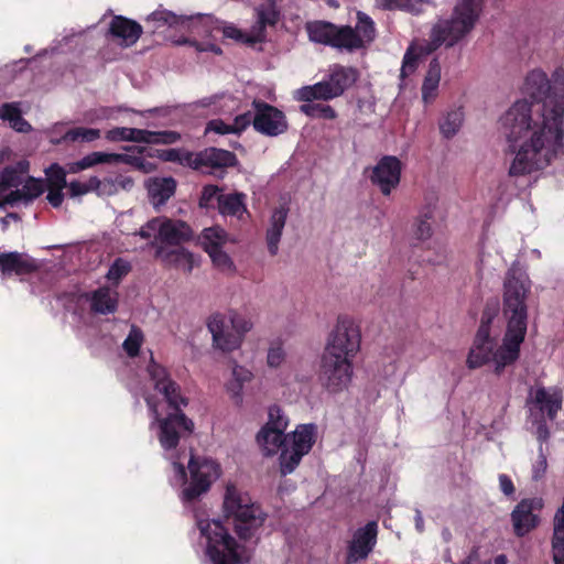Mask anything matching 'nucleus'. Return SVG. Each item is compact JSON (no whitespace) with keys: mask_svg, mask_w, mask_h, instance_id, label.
Wrapping results in <instances>:
<instances>
[{"mask_svg":"<svg viewBox=\"0 0 564 564\" xmlns=\"http://www.w3.org/2000/svg\"><path fill=\"white\" fill-rule=\"evenodd\" d=\"M177 45H183V44H189L192 45L193 47H195V50L197 52H213L217 55L221 54V48L216 45V44H213V43H200L198 41H195V40H189L187 37H182L180 40H177L175 42Z\"/></svg>","mask_w":564,"mask_h":564,"instance_id":"56","label":"nucleus"},{"mask_svg":"<svg viewBox=\"0 0 564 564\" xmlns=\"http://www.w3.org/2000/svg\"><path fill=\"white\" fill-rule=\"evenodd\" d=\"M186 20V17L177 15L160 7L147 17L145 25L152 33H162L167 29L183 24Z\"/></svg>","mask_w":564,"mask_h":564,"instance_id":"32","label":"nucleus"},{"mask_svg":"<svg viewBox=\"0 0 564 564\" xmlns=\"http://www.w3.org/2000/svg\"><path fill=\"white\" fill-rule=\"evenodd\" d=\"M176 425H160L159 440L164 449H174L180 442V433Z\"/></svg>","mask_w":564,"mask_h":564,"instance_id":"47","label":"nucleus"},{"mask_svg":"<svg viewBox=\"0 0 564 564\" xmlns=\"http://www.w3.org/2000/svg\"><path fill=\"white\" fill-rule=\"evenodd\" d=\"M285 351L280 343L270 345L267 354V365L270 368H279L284 362Z\"/></svg>","mask_w":564,"mask_h":564,"instance_id":"53","label":"nucleus"},{"mask_svg":"<svg viewBox=\"0 0 564 564\" xmlns=\"http://www.w3.org/2000/svg\"><path fill=\"white\" fill-rule=\"evenodd\" d=\"M192 169L202 173H213L214 170L234 166L237 164L236 155L227 150L208 148L200 152L193 153Z\"/></svg>","mask_w":564,"mask_h":564,"instance_id":"19","label":"nucleus"},{"mask_svg":"<svg viewBox=\"0 0 564 564\" xmlns=\"http://www.w3.org/2000/svg\"><path fill=\"white\" fill-rule=\"evenodd\" d=\"M542 508L543 500L541 498H524L518 502L511 512L513 532L518 538L524 536L539 525L540 518L534 511Z\"/></svg>","mask_w":564,"mask_h":564,"instance_id":"15","label":"nucleus"},{"mask_svg":"<svg viewBox=\"0 0 564 564\" xmlns=\"http://www.w3.org/2000/svg\"><path fill=\"white\" fill-rule=\"evenodd\" d=\"M253 379V373L248 368L238 365L236 361L231 366V378L226 383V389L231 398L237 402L242 401V390L246 383Z\"/></svg>","mask_w":564,"mask_h":564,"instance_id":"34","label":"nucleus"},{"mask_svg":"<svg viewBox=\"0 0 564 564\" xmlns=\"http://www.w3.org/2000/svg\"><path fill=\"white\" fill-rule=\"evenodd\" d=\"M155 257L166 265L181 269L186 273H191L197 264L193 253L178 246L166 247L158 245Z\"/></svg>","mask_w":564,"mask_h":564,"instance_id":"25","label":"nucleus"},{"mask_svg":"<svg viewBox=\"0 0 564 564\" xmlns=\"http://www.w3.org/2000/svg\"><path fill=\"white\" fill-rule=\"evenodd\" d=\"M289 208L281 205L273 209L269 226L265 231V241L271 256H275L279 251V243L286 223Z\"/></svg>","mask_w":564,"mask_h":564,"instance_id":"28","label":"nucleus"},{"mask_svg":"<svg viewBox=\"0 0 564 564\" xmlns=\"http://www.w3.org/2000/svg\"><path fill=\"white\" fill-rule=\"evenodd\" d=\"M306 31L312 42L344 50L343 26L325 21H314L306 24Z\"/></svg>","mask_w":564,"mask_h":564,"instance_id":"22","label":"nucleus"},{"mask_svg":"<svg viewBox=\"0 0 564 564\" xmlns=\"http://www.w3.org/2000/svg\"><path fill=\"white\" fill-rule=\"evenodd\" d=\"M0 119L9 123L17 132L26 133L32 126L22 117L21 102L12 101L0 105Z\"/></svg>","mask_w":564,"mask_h":564,"instance_id":"35","label":"nucleus"},{"mask_svg":"<svg viewBox=\"0 0 564 564\" xmlns=\"http://www.w3.org/2000/svg\"><path fill=\"white\" fill-rule=\"evenodd\" d=\"M147 372L153 389L163 395L172 410L169 417H159L152 400L147 398L149 409L155 414L154 423H192L182 412V408L187 405V400L181 394L180 386L171 378L166 368L158 364L151 356Z\"/></svg>","mask_w":564,"mask_h":564,"instance_id":"7","label":"nucleus"},{"mask_svg":"<svg viewBox=\"0 0 564 564\" xmlns=\"http://www.w3.org/2000/svg\"><path fill=\"white\" fill-rule=\"evenodd\" d=\"M464 121V112L462 108L452 109L440 122V131L444 138H453L460 129Z\"/></svg>","mask_w":564,"mask_h":564,"instance_id":"43","label":"nucleus"},{"mask_svg":"<svg viewBox=\"0 0 564 564\" xmlns=\"http://www.w3.org/2000/svg\"><path fill=\"white\" fill-rule=\"evenodd\" d=\"M377 536L378 523L376 521H369L358 528L348 542L345 563L354 564L366 560L377 544Z\"/></svg>","mask_w":564,"mask_h":564,"instance_id":"14","label":"nucleus"},{"mask_svg":"<svg viewBox=\"0 0 564 564\" xmlns=\"http://www.w3.org/2000/svg\"><path fill=\"white\" fill-rule=\"evenodd\" d=\"M360 330L350 318H339L328 335L323 354L352 361L360 349Z\"/></svg>","mask_w":564,"mask_h":564,"instance_id":"10","label":"nucleus"},{"mask_svg":"<svg viewBox=\"0 0 564 564\" xmlns=\"http://www.w3.org/2000/svg\"><path fill=\"white\" fill-rule=\"evenodd\" d=\"M417 66V57L408 51L404 54L403 63L401 67V78H405L406 76L414 73Z\"/></svg>","mask_w":564,"mask_h":564,"instance_id":"59","label":"nucleus"},{"mask_svg":"<svg viewBox=\"0 0 564 564\" xmlns=\"http://www.w3.org/2000/svg\"><path fill=\"white\" fill-rule=\"evenodd\" d=\"M434 219V207H424L412 225V237L419 241H425L432 237V223Z\"/></svg>","mask_w":564,"mask_h":564,"instance_id":"40","label":"nucleus"},{"mask_svg":"<svg viewBox=\"0 0 564 564\" xmlns=\"http://www.w3.org/2000/svg\"><path fill=\"white\" fill-rule=\"evenodd\" d=\"M97 164H105L104 152H91V153L85 155L79 161L66 164V166H65L66 175L68 173H72V174L79 173V172L87 170L89 167H93Z\"/></svg>","mask_w":564,"mask_h":564,"instance_id":"45","label":"nucleus"},{"mask_svg":"<svg viewBox=\"0 0 564 564\" xmlns=\"http://www.w3.org/2000/svg\"><path fill=\"white\" fill-rule=\"evenodd\" d=\"M142 341V332L138 327L132 326L128 337L123 341V349L130 357H135L139 354Z\"/></svg>","mask_w":564,"mask_h":564,"instance_id":"49","label":"nucleus"},{"mask_svg":"<svg viewBox=\"0 0 564 564\" xmlns=\"http://www.w3.org/2000/svg\"><path fill=\"white\" fill-rule=\"evenodd\" d=\"M254 112L250 111L251 123L261 134L276 137L288 129L284 113L278 108L264 102L253 101Z\"/></svg>","mask_w":564,"mask_h":564,"instance_id":"13","label":"nucleus"},{"mask_svg":"<svg viewBox=\"0 0 564 564\" xmlns=\"http://www.w3.org/2000/svg\"><path fill=\"white\" fill-rule=\"evenodd\" d=\"M376 37V26L372 19L361 12H357V23L352 29L350 26H343L344 50L354 51L359 50L370 44Z\"/></svg>","mask_w":564,"mask_h":564,"instance_id":"18","label":"nucleus"},{"mask_svg":"<svg viewBox=\"0 0 564 564\" xmlns=\"http://www.w3.org/2000/svg\"><path fill=\"white\" fill-rule=\"evenodd\" d=\"M286 427L288 425H281V429L279 425H262L257 434V443L264 456L271 457L286 447L289 443V437L285 434Z\"/></svg>","mask_w":564,"mask_h":564,"instance_id":"23","label":"nucleus"},{"mask_svg":"<svg viewBox=\"0 0 564 564\" xmlns=\"http://www.w3.org/2000/svg\"><path fill=\"white\" fill-rule=\"evenodd\" d=\"M546 468H547L546 455L543 451V447L540 446L538 458L532 467V479L533 480L541 479L544 476Z\"/></svg>","mask_w":564,"mask_h":564,"instance_id":"58","label":"nucleus"},{"mask_svg":"<svg viewBox=\"0 0 564 564\" xmlns=\"http://www.w3.org/2000/svg\"><path fill=\"white\" fill-rule=\"evenodd\" d=\"M64 188L48 187L46 199L53 207H59L64 199Z\"/></svg>","mask_w":564,"mask_h":564,"instance_id":"62","label":"nucleus"},{"mask_svg":"<svg viewBox=\"0 0 564 564\" xmlns=\"http://www.w3.org/2000/svg\"><path fill=\"white\" fill-rule=\"evenodd\" d=\"M193 236L191 227L182 220L160 218L159 234L151 242L158 249V245L175 247L188 241Z\"/></svg>","mask_w":564,"mask_h":564,"instance_id":"20","label":"nucleus"},{"mask_svg":"<svg viewBox=\"0 0 564 564\" xmlns=\"http://www.w3.org/2000/svg\"><path fill=\"white\" fill-rule=\"evenodd\" d=\"M110 33L120 40V44L124 46L133 45L142 33V26L133 20L121 15L115 17L110 23Z\"/></svg>","mask_w":564,"mask_h":564,"instance_id":"29","label":"nucleus"},{"mask_svg":"<svg viewBox=\"0 0 564 564\" xmlns=\"http://www.w3.org/2000/svg\"><path fill=\"white\" fill-rule=\"evenodd\" d=\"M223 508L225 517L234 520V529L240 540L250 541L256 538V542L259 541V531L268 514L247 492L235 485H227Z\"/></svg>","mask_w":564,"mask_h":564,"instance_id":"5","label":"nucleus"},{"mask_svg":"<svg viewBox=\"0 0 564 564\" xmlns=\"http://www.w3.org/2000/svg\"><path fill=\"white\" fill-rule=\"evenodd\" d=\"M221 194H219V188L215 185H207L203 188L200 198H199V205L200 207H209L213 205V202L216 200L218 203V197Z\"/></svg>","mask_w":564,"mask_h":564,"instance_id":"57","label":"nucleus"},{"mask_svg":"<svg viewBox=\"0 0 564 564\" xmlns=\"http://www.w3.org/2000/svg\"><path fill=\"white\" fill-rule=\"evenodd\" d=\"M530 281L520 269L511 268L503 283V316L507 330L499 348L495 349V339L490 336V325L497 316V307L487 306L481 315L474 345L468 354L467 366L470 369L494 361L496 372L513 364L520 354V346L527 334L528 307L527 296Z\"/></svg>","mask_w":564,"mask_h":564,"instance_id":"2","label":"nucleus"},{"mask_svg":"<svg viewBox=\"0 0 564 564\" xmlns=\"http://www.w3.org/2000/svg\"><path fill=\"white\" fill-rule=\"evenodd\" d=\"M93 185L94 192L99 196H112L118 193L113 177L99 180L97 176H93Z\"/></svg>","mask_w":564,"mask_h":564,"instance_id":"52","label":"nucleus"},{"mask_svg":"<svg viewBox=\"0 0 564 564\" xmlns=\"http://www.w3.org/2000/svg\"><path fill=\"white\" fill-rule=\"evenodd\" d=\"M290 419L285 415L284 410L273 404L268 409V422L267 423H289Z\"/></svg>","mask_w":564,"mask_h":564,"instance_id":"60","label":"nucleus"},{"mask_svg":"<svg viewBox=\"0 0 564 564\" xmlns=\"http://www.w3.org/2000/svg\"><path fill=\"white\" fill-rule=\"evenodd\" d=\"M130 263L121 258H118L110 265L106 274V278L108 279V281L117 285L120 282V280L130 272Z\"/></svg>","mask_w":564,"mask_h":564,"instance_id":"48","label":"nucleus"},{"mask_svg":"<svg viewBox=\"0 0 564 564\" xmlns=\"http://www.w3.org/2000/svg\"><path fill=\"white\" fill-rule=\"evenodd\" d=\"M197 528L206 539V555L213 564H241L248 561L245 546L219 520H198Z\"/></svg>","mask_w":564,"mask_h":564,"instance_id":"6","label":"nucleus"},{"mask_svg":"<svg viewBox=\"0 0 564 564\" xmlns=\"http://www.w3.org/2000/svg\"><path fill=\"white\" fill-rule=\"evenodd\" d=\"M563 394L556 388H536L530 393L529 406L531 413L541 414L542 421H553L562 408Z\"/></svg>","mask_w":564,"mask_h":564,"instance_id":"17","label":"nucleus"},{"mask_svg":"<svg viewBox=\"0 0 564 564\" xmlns=\"http://www.w3.org/2000/svg\"><path fill=\"white\" fill-rule=\"evenodd\" d=\"M213 264L224 273H234L235 264L231 258L223 249L209 253Z\"/></svg>","mask_w":564,"mask_h":564,"instance_id":"51","label":"nucleus"},{"mask_svg":"<svg viewBox=\"0 0 564 564\" xmlns=\"http://www.w3.org/2000/svg\"><path fill=\"white\" fill-rule=\"evenodd\" d=\"M289 443L279 456L280 473L286 476L295 470L303 456L310 453L315 443V425H297L288 435Z\"/></svg>","mask_w":564,"mask_h":564,"instance_id":"11","label":"nucleus"},{"mask_svg":"<svg viewBox=\"0 0 564 564\" xmlns=\"http://www.w3.org/2000/svg\"><path fill=\"white\" fill-rule=\"evenodd\" d=\"M524 91L532 99L516 101L501 117V126L513 155L510 176L543 171L564 151V100L552 91L546 74L530 72Z\"/></svg>","mask_w":564,"mask_h":564,"instance_id":"1","label":"nucleus"},{"mask_svg":"<svg viewBox=\"0 0 564 564\" xmlns=\"http://www.w3.org/2000/svg\"><path fill=\"white\" fill-rule=\"evenodd\" d=\"M160 218H153L149 220L144 226L140 228L138 235L143 239H149L152 236L159 234Z\"/></svg>","mask_w":564,"mask_h":564,"instance_id":"61","label":"nucleus"},{"mask_svg":"<svg viewBox=\"0 0 564 564\" xmlns=\"http://www.w3.org/2000/svg\"><path fill=\"white\" fill-rule=\"evenodd\" d=\"M246 195L242 193L224 194L218 197V209L223 215L242 218L247 214Z\"/></svg>","mask_w":564,"mask_h":564,"instance_id":"39","label":"nucleus"},{"mask_svg":"<svg viewBox=\"0 0 564 564\" xmlns=\"http://www.w3.org/2000/svg\"><path fill=\"white\" fill-rule=\"evenodd\" d=\"M431 0H376V8L386 11L402 10L417 14Z\"/></svg>","mask_w":564,"mask_h":564,"instance_id":"42","label":"nucleus"},{"mask_svg":"<svg viewBox=\"0 0 564 564\" xmlns=\"http://www.w3.org/2000/svg\"><path fill=\"white\" fill-rule=\"evenodd\" d=\"M129 141L148 144H173L181 139L175 131H151L145 129L129 128Z\"/></svg>","mask_w":564,"mask_h":564,"instance_id":"31","label":"nucleus"},{"mask_svg":"<svg viewBox=\"0 0 564 564\" xmlns=\"http://www.w3.org/2000/svg\"><path fill=\"white\" fill-rule=\"evenodd\" d=\"M207 327L216 348L223 351H232L240 347V337L235 335V330L230 327L227 316L214 314L209 317Z\"/></svg>","mask_w":564,"mask_h":564,"instance_id":"21","label":"nucleus"},{"mask_svg":"<svg viewBox=\"0 0 564 564\" xmlns=\"http://www.w3.org/2000/svg\"><path fill=\"white\" fill-rule=\"evenodd\" d=\"M150 203L154 208H160L174 195L176 181L169 177H150L145 182Z\"/></svg>","mask_w":564,"mask_h":564,"instance_id":"27","label":"nucleus"},{"mask_svg":"<svg viewBox=\"0 0 564 564\" xmlns=\"http://www.w3.org/2000/svg\"><path fill=\"white\" fill-rule=\"evenodd\" d=\"M145 150L144 147H131L124 153L104 152L105 163H124L143 173H151L155 170V164L147 160L143 154Z\"/></svg>","mask_w":564,"mask_h":564,"instance_id":"26","label":"nucleus"},{"mask_svg":"<svg viewBox=\"0 0 564 564\" xmlns=\"http://www.w3.org/2000/svg\"><path fill=\"white\" fill-rule=\"evenodd\" d=\"M227 321L229 322L230 327L235 330V335H239L241 344L243 336L252 328L251 321L237 313H230Z\"/></svg>","mask_w":564,"mask_h":564,"instance_id":"50","label":"nucleus"},{"mask_svg":"<svg viewBox=\"0 0 564 564\" xmlns=\"http://www.w3.org/2000/svg\"><path fill=\"white\" fill-rule=\"evenodd\" d=\"M129 128H113L107 132V139L110 141H129Z\"/></svg>","mask_w":564,"mask_h":564,"instance_id":"63","label":"nucleus"},{"mask_svg":"<svg viewBox=\"0 0 564 564\" xmlns=\"http://www.w3.org/2000/svg\"><path fill=\"white\" fill-rule=\"evenodd\" d=\"M226 242V231L217 226L205 228L199 236V243L208 254L223 249Z\"/></svg>","mask_w":564,"mask_h":564,"instance_id":"41","label":"nucleus"},{"mask_svg":"<svg viewBox=\"0 0 564 564\" xmlns=\"http://www.w3.org/2000/svg\"><path fill=\"white\" fill-rule=\"evenodd\" d=\"M484 7V0H457L452 15L438 20L432 28L429 52L442 45L452 47L465 39L475 28Z\"/></svg>","mask_w":564,"mask_h":564,"instance_id":"4","label":"nucleus"},{"mask_svg":"<svg viewBox=\"0 0 564 564\" xmlns=\"http://www.w3.org/2000/svg\"><path fill=\"white\" fill-rule=\"evenodd\" d=\"M203 26L206 28V32L210 36H215L216 32H221L224 37L232 39L238 42H243L251 44L247 39L250 36V31L248 33H243L239 29H237L234 24L226 23L220 21L212 15H199Z\"/></svg>","mask_w":564,"mask_h":564,"instance_id":"33","label":"nucleus"},{"mask_svg":"<svg viewBox=\"0 0 564 564\" xmlns=\"http://www.w3.org/2000/svg\"><path fill=\"white\" fill-rule=\"evenodd\" d=\"M34 268L33 260L19 252L0 253V272L3 278L12 274H25Z\"/></svg>","mask_w":564,"mask_h":564,"instance_id":"30","label":"nucleus"},{"mask_svg":"<svg viewBox=\"0 0 564 564\" xmlns=\"http://www.w3.org/2000/svg\"><path fill=\"white\" fill-rule=\"evenodd\" d=\"M66 187L68 191V195L70 197H79L86 195L90 192H94L93 176L85 183L79 181H73L69 184H67Z\"/></svg>","mask_w":564,"mask_h":564,"instance_id":"55","label":"nucleus"},{"mask_svg":"<svg viewBox=\"0 0 564 564\" xmlns=\"http://www.w3.org/2000/svg\"><path fill=\"white\" fill-rule=\"evenodd\" d=\"M100 137V131L98 129L94 128H85V127H78L70 129L64 133V135L57 140L53 141L54 143H59L61 141L65 142H76V141H83V142H91Z\"/></svg>","mask_w":564,"mask_h":564,"instance_id":"44","label":"nucleus"},{"mask_svg":"<svg viewBox=\"0 0 564 564\" xmlns=\"http://www.w3.org/2000/svg\"><path fill=\"white\" fill-rule=\"evenodd\" d=\"M441 80V65L437 58L430 62L429 69L422 85V100L424 104H431L437 96Z\"/></svg>","mask_w":564,"mask_h":564,"instance_id":"37","label":"nucleus"},{"mask_svg":"<svg viewBox=\"0 0 564 564\" xmlns=\"http://www.w3.org/2000/svg\"><path fill=\"white\" fill-rule=\"evenodd\" d=\"M91 310L99 314H110L117 310L118 293L109 288H99L90 295Z\"/></svg>","mask_w":564,"mask_h":564,"instance_id":"36","label":"nucleus"},{"mask_svg":"<svg viewBox=\"0 0 564 564\" xmlns=\"http://www.w3.org/2000/svg\"><path fill=\"white\" fill-rule=\"evenodd\" d=\"M257 22L250 29V36L247 39L252 44L261 43L265 39L267 26H273L280 19V11L274 1H268L256 9Z\"/></svg>","mask_w":564,"mask_h":564,"instance_id":"24","label":"nucleus"},{"mask_svg":"<svg viewBox=\"0 0 564 564\" xmlns=\"http://www.w3.org/2000/svg\"><path fill=\"white\" fill-rule=\"evenodd\" d=\"M44 192L41 181L30 178L25 183L14 169L0 172V208L9 206H28Z\"/></svg>","mask_w":564,"mask_h":564,"instance_id":"8","label":"nucleus"},{"mask_svg":"<svg viewBox=\"0 0 564 564\" xmlns=\"http://www.w3.org/2000/svg\"><path fill=\"white\" fill-rule=\"evenodd\" d=\"M189 156H193L192 152H184L178 149L164 150L161 154V158L166 162H178L182 165L192 167V160H189Z\"/></svg>","mask_w":564,"mask_h":564,"instance_id":"54","label":"nucleus"},{"mask_svg":"<svg viewBox=\"0 0 564 564\" xmlns=\"http://www.w3.org/2000/svg\"><path fill=\"white\" fill-rule=\"evenodd\" d=\"M45 175L47 178L48 187L65 188L66 182V170L57 163L51 164L45 169Z\"/></svg>","mask_w":564,"mask_h":564,"instance_id":"46","label":"nucleus"},{"mask_svg":"<svg viewBox=\"0 0 564 564\" xmlns=\"http://www.w3.org/2000/svg\"><path fill=\"white\" fill-rule=\"evenodd\" d=\"M354 375L352 361L344 357L322 354L318 380L330 393H338L348 388Z\"/></svg>","mask_w":564,"mask_h":564,"instance_id":"12","label":"nucleus"},{"mask_svg":"<svg viewBox=\"0 0 564 564\" xmlns=\"http://www.w3.org/2000/svg\"><path fill=\"white\" fill-rule=\"evenodd\" d=\"M499 486L501 491L508 497L516 492V488L511 478L506 474L499 475Z\"/></svg>","mask_w":564,"mask_h":564,"instance_id":"64","label":"nucleus"},{"mask_svg":"<svg viewBox=\"0 0 564 564\" xmlns=\"http://www.w3.org/2000/svg\"><path fill=\"white\" fill-rule=\"evenodd\" d=\"M356 79L357 73L354 68L343 66L334 67L327 79L312 86H304L296 90L295 98L306 102L300 106V111L314 119H335L337 113L334 108L313 101L329 100L343 95Z\"/></svg>","mask_w":564,"mask_h":564,"instance_id":"3","label":"nucleus"},{"mask_svg":"<svg viewBox=\"0 0 564 564\" xmlns=\"http://www.w3.org/2000/svg\"><path fill=\"white\" fill-rule=\"evenodd\" d=\"M251 124L250 111L238 115L232 123H226L223 120H212L208 122L206 132L217 134L240 133Z\"/></svg>","mask_w":564,"mask_h":564,"instance_id":"38","label":"nucleus"},{"mask_svg":"<svg viewBox=\"0 0 564 564\" xmlns=\"http://www.w3.org/2000/svg\"><path fill=\"white\" fill-rule=\"evenodd\" d=\"M191 480L182 490V500L193 502L206 494L212 484L220 476L221 468L212 458L191 456L188 462Z\"/></svg>","mask_w":564,"mask_h":564,"instance_id":"9","label":"nucleus"},{"mask_svg":"<svg viewBox=\"0 0 564 564\" xmlns=\"http://www.w3.org/2000/svg\"><path fill=\"white\" fill-rule=\"evenodd\" d=\"M401 169L397 156L386 155L373 166L370 181L379 187L382 195L389 196L400 183Z\"/></svg>","mask_w":564,"mask_h":564,"instance_id":"16","label":"nucleus"}]
</instances>
